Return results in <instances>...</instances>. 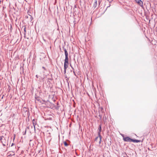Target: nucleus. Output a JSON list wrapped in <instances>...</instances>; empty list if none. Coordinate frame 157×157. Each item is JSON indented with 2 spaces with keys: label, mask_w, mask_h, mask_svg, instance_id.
<instances>
[{
  "label": "nucleus",
  "mask_w": 157,
  "mask_h": 157,
  "mask_svg": "<svg viewBox=\"0 0 157 157\" xmlns=\"http://www.w3.org/2000/svg\"><path fill=\"white\" fill-rule=\"evenodd\" d=\"M32 121L34 128V130L35 131V126L37 124V122L35 119H33Z\"/></svg>",
  "instance_id": "5"
},
{
  "label": "nucleus",
  "mask_w": 157,
  "mask_h": 157,
  "mask_svg": "<svg viewBox=\"0 0 157 157\" xmlns=\"http://www.w3.org/2000/svg\"><path fill=\"white\" fill-rule=\"evenodd\" d=\"M122 136L123 137V139L124 141L129 142H132V139L128 136L124 137L123 134L122 135Z\"/></svg>",
  "instance_id": "3"
},
{
  "label": "nucleus",
  "mask_w": 157,
  "mask_h": 157,
  "mask_svg": "<svg viewBox=\"0 0 157 157\" xmlns=\"http://www.w3.org/2000/svg\"><path fill=\"white\" fill-rule=\"evenodd\" d=\"M0 142L2 143L3 145L4 146H5L6 144H7L6 140L5 138L3 137H0Z\"/></svg>",
  "instance_id": "2"
},
{
  "label": "nucleus",
  "mask_w": 157,
  "mask_h": 157,
  "mask_svg": "<svg viewBox=\"0 0 157 157\" xmlns=\"http://www.w3.org/2000/svg\"><path fill=\"white\" fill-rule=\"evenodd\" d=\"M99 117H100V119H101L102 117V114H101V113H100V112H99Z\"/></svg>",
  "instance_id": "12"
},
{
  "label": "nucleus",
  "mask_w": 157,
  "mask_h": 157,
  "mask_svg": "<svg viewBox=\"0 0 157 157\" xmlns=\"http://www.w3.org/2000/svg\"><path fill=\"white\" fill-rule=\"evenodd\" d=\"M97 0H95V2H94V8H95L97 6Z\"/></svg>",
  "instance_id": "9"
},
{
  "label": "nucleus",
  "mask_w": 157,
  "mask_h": 157,
  "mask_svg": "<svg viewBox=\"0 0 157 157\" xmlns=\"http://www.w3.org/2000/svg\"><path fill=\"white\" fill-rule=\"evenodd\" d=\"M26 132V131H25V134Z\"/></svg>",
  "instance_id": "25"
},
{
  "label": "nucleus",
  "mask_w": 157,
  "mask_h": 157,
  "mask_svg": "<svg viewBox=\"0 0 157 157\" xmlns=\"http://www.w3.org/2000/svg\"><path fill=\"white\" fill-rule=\"evenodd\" d=\"M70 66L71 67V68H72V67H73L72 66L71 64H70Z\"/></svg>",
  "instance_id": "22"
},
{
  "label": "nucleus",
  "mask_w": 157,
  "mask_h": 157,
  "mask_svg": "<svg viewBox=\"0 0 157 157\" xmlns=\"http://www.w3.org/2000/svg\"><path fill=\"white\" fill-rule=\"evenodd\" d=\"M13 145H14V144L13 143H12L11 146V147Z\"/></svg>",
  "instance_id": "20"
},
{
  "label": "nucleus",
  "mask_w": 157,
  "mask_h": 157,
  "mask_svg": "<svg viewBox=\"0 0 157 157\" xmlns=\"http://www.w3.org/2000/svg\"><path fill=\"white\" fill-rule=\"evenodd\" d=\"M135 1L141 7L143 6V2L141 0H135Z\"/></svg>",
  "instance_id": "4"
},
{
  "label": "nucleus",
  "mask_w": 157,
  "mask_h": 157,
  "mask_svg": "<svg viewBox=\"0 0 157 157\" xmlns=\"http://www.w3.org/2000/svg\"><path fill=\"white\" fill-rule=\"evenodd\" d=\"M68 65L64 64V74H65L66 73V70L67 68L68 67Z\"/></svg>",
  "instance_id": "7"
},
{
  "label": "nucleus",
  "mask_w": 157,
  "mask_h": 157,
  "mask_svg": "<svg viewBox=\"0 0 157 157\" xmlns=\"http://www.w3.org/2000/svg\"><path fill=\"white\" fill-rule=\"evenodd\" d=\"M29 16L31 17V19L32 20V19H33V18H32V17L31 16V15H30Z\"/></svg>",
  "instance_id": "23"
},
{
  "label": "nucleus",
  "mask_w": 157,
  "mask_h": 157,
  "mask_svg": "<svg viewBox=\"0 0 157 157\" xmlns=\"http://www.w3.org/2000/svg\"><path fill=\"white\" fill-rule=\"evenodd\" d=\"M63 50L64 51V52H65V57H68V53L66 49L65 48H64L63 47Z\"/></svg>",
  "instance_id": "6"
},
{
  "label": "nucleus",
  "mask_w": 157,
  "mask_h": 157,
  "mask_svg": "<svg viewBox=\"0 0 157 157\" xmlns=\"http://www.w3.org/2000/svg\"><path fill=\"white\" fill-rule=\"evenodd\" d=\"M67 64V65H68L69 64V62L68 61H64V64Z\"/></svg>",
  "instance_id": "14"
},
{
  "label": "nucleus",
  "mask_w": 157,
  "mask_h": 157,
  "mask_svg": "<svg viewBox=\"0 0 157 157\" xmlns=\"http://www.w3.org/2000/svg\"><path fill=\"white\" fill-rule=\"evenodd\" d=\"M1 61L0 60V71L1 70Z\"/></svg>",
  "instance_id": "18"
},
{
  "label": "nucleus",
  "mask_w": 157,
  "mask_h": 157,
  "mask_svg": "<svg viewBox=\"0 0 157 157\" xmlns=\"http://www.w3.org/2000/svg\"><path fill=\"white\" fill-rule=\"evenodd\" d=\"M36 78H38V75H36Z\"/></svg>",
  "instance_id": "21"
},
{
  "label": "nucleus",
  "mask_w": 157,
  "mask_h": 157,
  "mask_svg": "<svg viewBox=\"0 0 157 157\" xmlns=\"http://www.w3.org/2000/svg\"><path fill=\"white\" fill-rule=\"evenodd\" d=\"M101 124H100V125L99 126V127L98 128V135H99V144H100L101 143V141L102 137L100 134L101 132Z\"/></svg>",
  "instance_id": "1"
},
{
  "label": "nucleus",
  "mask_w": 157,
  "mask_h": 157,
  "mask_svg": "<svg viewBox=\"0 0 157 157\" xmlns=\"http://www.w3.org/2000/svg\"><path fill=\"white\" fill-rule=\"evenodd\" d=\"M64 61H68V57H65Z\"/></svg>",
  "instance_id": "13"
},
{
  "label": "nucleus",
  "mask_w": 157,
  "mask_h": 157,
  "mask_svg": "<svg viewBox=\"0 0 157 157\" xmlns=\"http://www.w3.org/2000/svg\"><path fill=\"white\" fill-rule=\"evenodd\" d=\"M1 0H0V3H1Z\"/></svg>",
  "instance_id": "27"
},
{
  "label": "nucleus",
  "mask_w": 157,
  "mask_h": 157,
  "mask_svg": "<svg viewBox=\"0 0 157 157\" xmlns=\"http://www.w3.org/2000/svg\"><path fill=\"white\" fill-rule=\"evenodd\" d=\"M42 68L44 69V70H46V69H45V68L44 67H42Z\"/></svg>",
  "instance_id": "19"
},
{
  "label": "nucleus",
  "mask_w": 157,
  "mask_h": 157,
  "mask_svg": "<svg viewBox=\"0 0 157 157\" xmlns=\"http://www.w3.org/2000/svg\"><path fill=\"white\" fill-rule=\"evenodd\" d=\"M43 40H44V41H45V39H43Z\"/></svg>",
  "instance_id": "26"
},
{
  "label": "nucleus",
  "mask_w": 157,
  "mask_h": 157,
  "mask_svg": "<svg viewBox=\"0 0 157 157\" xmlns=\"http://www.w3.org/2000/svg\"><path fill=\"white\" fill-rule=\"evenodd\" d=\"M99 136H97L96 137L95 139V141H96V142H98V143H99Z\"/></svg>",
  "instance_id": "11"
},
{
  "label": "nucleus",
  "mask_w": 157,
  "mask_h": 157,
  "mask_svg": "<svg viewBox=\"0 0 157 157\" xmlns=\"http://www.w3.org/2000/svg\"><path fill=\"white\" fill-rule=\"evenodd\" d=\"M103 109L102 108H101L99 109V113L100 112L101 114H102L103 111Z\"/></svg>",
  "instance_id": "10"
},
{
  "label": "nucleus",
  "mask_w": 157,
  "mask_h": 157,
  "mask_svg": "<svg viewBox=\"0 0 157 157\" xmlns=\"http://www.w3.org/2000/svg\"><path fill=\"white\" fill-rule=\"evenodd\" d=\"M72 69H73V72L74 73V75H75L76 76V75L75 74V71L74 69L73 68V67H72Z\"/></svg>",
  "instance_id": "16"
},
{
  "label": "nucleus",
  "mask_w": 157,
  "mask_h": 157,
  "mask_svg": "<svg viewBox=\"0 0 157 157\" xmlns=\"http://www.w3.org/2000/svg\"><path fill=\"white\" fill-rule=\"evenodd\" d=\"M24 31L25 32V36L24 37H25V33L26 32V27H25L24 29Z\"/></svg>",
  "instance_id": "17"
},
{
  "label": "nucleus",
  "mask_w": 157,
  "mask_h": 157,
  "mask_svg": "<svg viewBox=\"0 0 157 157\" xmlns=\"http://www.w3.org/2000/svg\"><path fill=\"white\" fill-rule=\"evenodd\" d=\"M64 145L66 146H68V144L66 142H64Z\"/></svg>",
  "instance_id": "15"
},
{
  "label": "nucleus",
  "mask_w": 157,
  "mask_h": 157,
  "mask_svg": "<svg viewBox=\"0 0 157 157\" xmlns=\"http://www.w3.org/2000/svg\"><path fill=\"white\" fill-rule=\"evenodd\" d=\"M100 2L99 1V4H100Z\"/></svg>",
  "instance_id": "24"
},
{
  "label": "nucleus",
  "mask_w": 157,
  "mask_h": 157,
  "mask_svg": "<svg viewBox=\"0 0 157 157\" xmlns=\"http://www.w3.org/2000/svg\"><path fill=\"white\" fill-rule=\"evenodd\" d=\"M132 142H133L134 143H138L140 142V140H134L132 139Z\"/></svg>",
  "instance_id": "8"
}]
</instances>
